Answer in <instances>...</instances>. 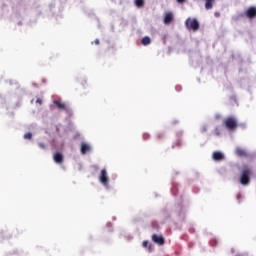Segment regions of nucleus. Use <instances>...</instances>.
<instances>
[{
	"label": "nucleus",
	"instance_id": "1",
	"mask_svg": "<svg viewBox=\"0 0 256 256\" xmlns=\"http://www.w3.org/2000/svg\"><path fill=\"white\" fill-rule=\"evenodd\" d=\"M251 181V169L244 168L240 175V183L241 185H249Z\"/></svg>",
	"mask_w": 256,
	"mask_h": 256
},
{
	"label": "nucleus",
	"instance_id": "2",
	"mask_svg": "<svg viewBox=\"0 0 256 256\" xmlns=\"http://www.w3.org/2000/svg\"><path fill=\"white\" fill-rule=\"evenodd\" d=\"M185 25L189 31H199V21L196 18H188Z\"/></svg>",
	"mask_w": 256,
	"mask_h": 256
},
{
	"label": "nucleus",
	"instance_id": "3",
	"mask_svg": "<svg viewBox=\"0 0 256 256\" xmlns=\"http://www.w3.org/2000/svg\"><path fill=\"white\" fill-rule=\"evenodd\" d=\"M224 125L229 131H235L237 129V119L235 117H228L224 120Z\"/></svg>",
	"mask_w": 256,
	"mask_h": 256
},
{
	"label": "nucleus",
	"instance_id": "4",
	"mask_svg": "<svg viewBox=\"0 0 256 256\" xmlns=\"http://www.w3.org/2000/svg\"><path fill=\"white\" fill-rule=\"evenodd\" d=\"M99 181H100V183H102V185H104V187H107V185H109V177H107L106 169L101 170V173L99 176Z\"/></svg>",
	"mask_w": 256,
	"mask_h": 256
},
{
	"label": "nucleus",
	"instance_id": "5",
	"mask_svg": "<svg viewBox=\"0 0 256 256\" xmlns=\"http://www.w3.org/2000/svg\"><path fill=\"white\" fill-rule=\"evenodd\" d=\"M244 15L245 17H247V19H255L256 7L255 6L249 7L248 9L245 10Z\"/></svg>",
	"mask_w": 256,
	"mask_h": 256
},
{
	"label": "nucleus",
	"instance_id": "6",
	"mask_svg": "<svg viewBox=\"0 0 256 256\" xmlns=\"http://www.w3.org/2000/svg\"><path fill=\"white\" fill-rule=\"evenodd\" d=\"M152 241L153 243H156V245H165V238L163 235L153 234Z\"/></svg>",
	"mask_w": 256,
	"mask_h": 256
},
{
	"label": "nucleus",
	"instance_id": "7",
	"mask_svg": "<svg viewBox=\"0 0 256 256\" xmlns=\"http://www.w3.org/2000/svg\"><path fill=\"white\" fill-rule=\"evenodd\" d=\"M54 104L56 105L57 109H59L60 111H69V107H67V104L61 101H55Z\"/></svg>",
	"mask_w": 256,
	"mask_h": 256
},
{
	"label": "nucleus",
	"instance_id": "8",
	"mask_svg": "<svg viewBox=\"0 0 256 256\" xmlns=\"http://www.w3.org/2000/svg\"><path fill=\"white\" fill-rule=\"evenodd\" d=\"M173 21V13L171 12H166L164 15V23L165 25H169Z\"/></svg>",
	"mask_w": 256,
	"mask_h": 256
},
{
	"label": "nucleus",
	"instance_id": "9",
	"mask_svg": "<svg viewBox=\"0 0 256 256\" xmlns=\"http://www.w3.org/2000/svg\"><path fill=\"white\" fill-rule=\"evenodd\" d=\"M88 151H91V146L87 143H82L81 144V153L82 155H86Z\"/></svg>",
	"mask_w": 256,
	"mask_h": 256
},
{
	"label": "nucleus",
	"instance_id": "10",
	"mask_svg": "<svg viewBox=\"0 0 256 256\" xmlns=\"http://www.w3.org/2000/svg\"><path fill=\"white\" fill-rule=\"evenodd\" d=\"M213 159L214 161H223L225 159V156H223V153L221 152H214Z\"/></svg>",
	"mask_w": 256,
	"mask_h": 256
},
{
	"label": "nucleus",
	"instance_id": "11",
	"mask_svg": "<svg viewBox=\"0 0 256 256\" xmlns=\"http://www.w3.org/2000/svg\"><path fill=\"white\" fill-rule=\"evenodd\" d=\"M54 161L55 163H63V154L57 152L56 154H54Z\"/></svg>",
	"mask_w": 256,
	"mask_h": 256
},
{
	"label": "nucleus",
	"instance_id": "12",
	"mask_svg": "<svg viewBox=\"0 0 256 256\" xmlns=\"http://www.w3.org/2000/svg\"><path fill=\"white\" fill-rule=\"evenodd\" d=\"M205 1V9L209 11L210 9H213V3H215V0H204Z\"/></svg>",
	"mask_w": 256,
	"mask_h": 256
},
{
	"label": "nucleus",
	"instance_id": "13",
	"mask_svg": "<svg viewBox=\"0 0 256 256\" xmlns=\"http://www.w3.org/2000/svg\"><path fill=\"white\" fill-rule=\"evenodd\" d=\"M141 43H142V45H144L145 47H146L147 45H151V38H149L148 36H145V37L142 38Z\"/></svg>",
	"mask_w": 256,
	"mask_h": 256
},
{
	"label": "nucleus",
	"instance_id": "14",
	"mask_svg": "<svg viewBox=\"0 0 256 256\" xmlns=\"http://www.w3.org/2000/svg\"><path fill=\"white\" fill-rule=\"evenodd\" d=\"M134 3L139 9H141V7H145V0H134Z\"/></svg>",
	"mask_w": 256,
	"mask_h": 256
},
{
	"label": "nucleus",
	"instance_id": "15",
	"mask_svg": "<svg viewBox=\"0 0 256 256\" xmlns=\"http://www.w3.org/2000/svg\"><path fill=\"white\" fill-rule=\"evenodd\" d=\"M236 155H238V157H245V155H247V153L245 152V150H243L241 148H237Z\"/></svg>",
	"mask_w": 256,
	"mask_h": 256
},
{
	"label": "nucleus",
	"instance_id": "16",
	"mask_svg": "<svg viewBox=\"0 0 256 256\" xmlns=\"http://www.w3.org/2000/svg\"><path fill=\"white\" fill-rule=\"evenodd\" d=\"M165 138V133H163V132H158L157 134H156V139L158 140V141H161V139H164Z\"/></svg>",
	"mask_w": 256,
	"mask_h": 256
},
{
	"label": "nucleus",
	"instance_id": "17",
	"mask_svg": "<svg viewBox=\"0 0 256 256\" xmlns=\"http://www.w3.org/2000/svg\"><path fill=\"white\" fill-rule=\"evenodd\" d=\"M24 139H29V140L33 139V134L31 132L24 134Z\"/></svg>",
	"mask_w": 256,
	"mask_h": 256
},
{
	"label": "nucleus",
	"instance_id": "18",
	"mask_svg": "<svg viewBox=\"0 0 256 256\" xmlns=\"http://www.w3.org/2000/svg\"><path fill=\"white\" fill-rule=\"evenodd\" d=\"M142 246L145 247V248L149 247V242L148 241H143Z\"/></svg>",
	"mask_w": 256,
	"mask_h": 256
},
{
	"label": "nucleus",
	"instance_id": "19",
	"mask_svg": "<svg viewBox=\"0 0 256 256\" xmlns=\"http://www.w3.org/2000/svg\"><path fill=\"white\" fill-rule=\"evenodd\" d=\"M36 103H38L39 105H43V100H41V98H38V99L36 100Z\"/></svg>",
	"mask_w": 256,
	"mask_h": 256
},
{
	"label": "nucleus",
	"instance_id": "20",
	"mask_svg": "<svg viewBox=\"0 0 256 256\" xmlns=\"http://www.w3.org/2000/svg\"><path fill=\"white\" fill-rule=\"evenodd\" d=\"M38 145H39L40 149H45L46 148L45 144H43V143H39Z\"/></svg>",
	"mask_w": 256,
	"mask_h": 256
},
{
	"label": "nucleus",
	"instance_id": "21",
	"mask_svg": "<svg viewBox=\"0 0 256 256\" xmlns=\"http://www.w3.org/2000/svg\"><path fill=\"white\" fill-rule=\"evenodd\" d=\"M143 138H144L145 140L149 139V134H144V135H143Z\"/></svg>",
	"mask_w": 256,
	"mask_h": 256
},
{
	"label": "nucleus",
	"instance_id": "22",
	"mask_svg": "<svg viewBox=\"0 0 256 256\" xmlns=\"http://www.w3.org/2000/svg\"><path fill=\"white\" fill-rule=\"evenodd\" d=\"M177 3L183 4L185 2V0H176Z\"/></svg>",
	"mask_w": 256,
	"mask_h": 256
},
{
	"label": "nucleus",
	"instance_id": "23",
	"mask_svg": "<svg viewBox=\"0 0 256 256\" xmlns=\"http://www.w3.org/2000/svg\"><path fill=\"white\" fill-rule=\"evenodd\" d=\"M94 43H95V45H99V39H96L95 41H94Z\"/></svg>",
	"mask_w": 256,
	"mask_h": 256
},
{
	"label": "nucleus",
	"instance_id": "24",
	"mask_svg": "<svg viewBox=\"0 0 256 256\" xmlns=\"http://www.w3.org/2000/svg\"><path fill=\"white\" fill-rule=\"evenodd\" d=\"M149 251H151V246H149Z\"/></svg>",
	"mask_w": 256,
	"mask_h": 256
}]
</instances>
